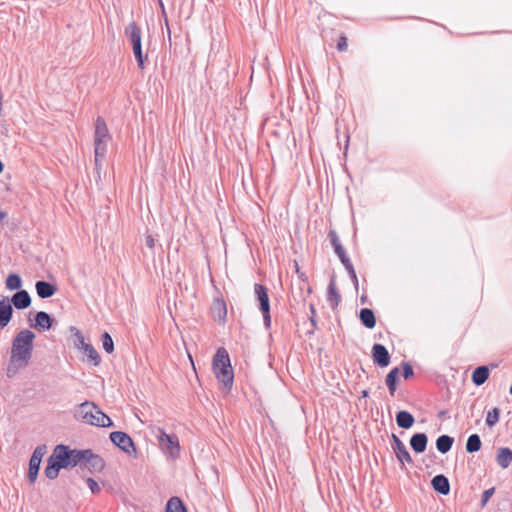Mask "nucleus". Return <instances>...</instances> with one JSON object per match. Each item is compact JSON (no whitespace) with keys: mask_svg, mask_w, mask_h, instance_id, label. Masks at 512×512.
<instances>
[{"mask_svg":"<svg viewBox=\"0 0 512 512\" xmlns=\"http://www.w3.org/2000/svg\"><path fill=\"white\" fill-rule=\"evenodd\" d=\"M35 333L29 329L19 331L12 341L9 364L6 375L14 377L19 370L28 366L32 357Z\"/></svg>","mask_w":512,"mask_h":512,"instance_id":"nucleus-1","label":"nucleus"},{"mask_svg":"<svg viewBox=\"0 0 512 512\" xmlns=\"http://www.w3.org/2000/svg\"><path fill=\"white\" fill-rule=\"evenodd\" d=\"M76 418L81 422L97 427H111L112 420L94 402L85 401L76 409Z\"/></svg>","mask_w":512,"mask_h":512,"instance_id":"nucleus-2","label":"nucleus"},{"mask_svg":"<svg viewBox=\"0 0 512 512\" xmlns=\"http://www.w3.org/2000/svg\"><path fill=\"white\" fill-rule=\"evenodd\" d=\"M213 372L223 388L230 391L233 386L234 373L229 354L225 348H219L213 357Z\"/></svg>","mask_w":512,"mask_h":512,"instance_id":"nucleus-3","label":"nucleus"},{"mask_svg":"<svg viewBox=\"0 0 512 512\" xmlns=\"http://www.w3.org/2000/svg\"><path fill=\"white\" fill-rule=\"evenodd\" d=\"M111 140L105 119L98 116L94 123V160H100L106 157L107 143Z\"/></svg>","mask_w":512,"mask_h":512,"instance_id":"nucleus-4","label":"nucleus"},{"mask_svg":"<svg viewBox=\"0 0 512 512\" xmlns=\"http://www.w3.org/2000/svg\"><path fill=\"white\" fill-rule=\"evenodd\" d=\"M84 457L85 449H70L68 446L62 444L54 448V458L59 459L64 468H73L76 466L81 468Z\"/></svg>","mask_w":512,"mask_h":512,"instance_id":"nucleus-5","label":"nucleus"},{"mask_svg":"<svg viewBox=\"0 0 512 512\" xmlns=\"http://www.w3.org/2000/svg\"><path fill=\"white\" fill-rule=\"evenodd\" d=\"M155 436L163 453L171 458L176 459L180 455V443L177 435L167 434L162 428H157Z\"/></svg>","mask_w":512,"mask_h":512,"instance_id":"nucleus-6","label":"nucleus"},{"mask_svg":"<svg viewBox=\"0 0 512 512\" xmlns=\"http://www.w3.org/2000/svg\"><path fill=\"white\" fill-rule=\"evenodd\" d=\"M111 442L129 456L136 457L137 450L132 438L125 432L115 431L110 434Z\"/></svg>","mask_w":512,"mask_h":512,"instance_id":"nucleus-7","label":"nucleus"},{"mask_svg":"<svg viewBox=\"0 0 512 512\" xmlns=\"http://www.w3.org/2000/svg\"><path fill=\"white\" fill-rule=\"evenodd\" d=\"M105 467L104 460L90 449H85V457L81 469H87L90 472H101Z\"/></svg>","mask_w":512,"mask_h":512,"instance_id":"nucleus-8","label":"nucleus"},{"mask_svg":"<svg viewBox=\"0 0 512 512\" xmlns=\"http://www.w3.org/2000/svg\"><path fill=\"white\" fill-rule=\"evenodd\" d=\"M392 440H393V450L395 452V455L397 457V459L402 463V464H412V458H411V455L409 453V451L407 450L405 444L395 435V434H392Z\"/></svg>","mask_w":512,"mask_h":512,"instance_id":"nucleus-9","label":"nucleus"},{"mask_svg":"<svg viewBox=\"0 0 512 512\" xmlns=\"http://www.w3.org/2000/svg\"><path fill=\"white\" fill-rule=\"evenodd\" d=\"M373 362L380 367H387L390 363V355L386 347L382 344H374L372 347Z\"/></svg>","mask_w":512,"mask_h":512,"instance_id":"nucleus-10","label":"nucleus"},{"mask_svg":"<svg viewBox=\"0 0 512 512\" xmlns=\"http://www.w3.org/2000/svg\"><path fill=\"white\" fill-rule=\"evenodd\" d=\"M13 314V307L8 297L0 299V327L8 325Z\"/></svg>","mask_w":512,"mask_h":512,"instance_id":"nucleus-11","label":"nucleus"},{"mask_svg":"<svg viewBox=\"0 0 512 512\" xmlns=\"http://www.w3.org/2000/svg\"><path fill=\"white\" fill-rule=\"evenodd\" d=\"M125 35L127 36L131 47L142 44V33L141 28L136 22L132 21L125 28Z\"/></svg>","mask_w":512,"mask_h":512,"instance_id":"nucleus-12","label":"nucleus"},{"mask_svg":"<svg viewBox=\"0 0 512 512\" xmlns=\"http://www.w3.org/2000/svg\"><path fill=\"white\" fill-rule=\"evenodd\" d=\"M64 468L61 461L54 458V451L47 460V466L45 467L44 473L48 479H55L58 477L60 469Z\"/></svg>","mask_w":512,"mask_h":512,"instance_id":"nucleus-13","label":"nucleus"},{"mask_svg":"<svg viewBox=\"0 0 512 512\" xmlns=\"http://www.w3.org/2000/svg\"><path fill=\"white\" fill-rule=\"evenodd\" d=\"M10 302L16 309L22 310L31 305V297L26 290H20L12 296Z\"/></svg>","mask_w":512,"mask_h":512,"instance_id":"nucleus-14","label":"nucleus"},{"mask_svg":"<svg viewBox=\"0 0 512 512\" xmlns=\"http://www.w3.org/2000/svg\"><path fill=\"white\" fill-rule=\"evenodd\" d=\"M212 316L216 321L225 322L227 316L226 303L222 298H216L212 304Z\"/></svg>","mask_w":512,"mask_h":512,"instance_id":"nucleus-15","label":"nucleus"},{"mask_svg":"<svg viewBox=\"0 0 512 512\" xmlns=\"http://www.w3.org/2000/svg\"><path fill=\"white\" fill-rule=\"evenodd\" d=\"M254 293L259 302L260 310L267 311V309H270L269 296L266 288L262 284L257 283L254 285Z\"/></svg>","mask_w":512,"mask_h":512,"instance_id":"nucleus-16","label":"nucleus"},{"mask_svg":"<svg viewBox=\"0 0 512 512\" xmlns=\"http://www.w3.org/2000/svg\"><path fill=\"white\" fill-rule=\"evenodd\" d=\"M431 484L433 489L442 495H448L450 492L449 480L446 476L442 474L436 475L432 479Z\"/></svg>","mask_w":512,"mask_h":512,"instance_id":"nucleus-17","label":"nucleus"},{"mask_svg":"<svg viewBox=\"0 0 512 512\" xmlns=\"http://www.w3.org/2000/svg\"><path fill=\"white\" fill-rule=\"evenodd\" d=\"M327 301L330 304L331 308L335 309L338 307L341 296L336 289V280L334 277L330 279L328 289H327Z\"/></svg>","mask_w":512,"mask_h":512,"instance_id":"nucleus-18","label":"nucleus"},{"mask_svg":"<svg viewBox=\"0 0 512 512\" xmlns=\"http://www.w3.org/2000/svg\"><path fill=\"white\" fill-rule=\"evenodd\" d=\"M35 289L37 295L42 299L50 298L56 292V287L46 281H37L35 284Z\"/></svg>","mask_w":512,"mask_h":512,"instance_id":"nucleus-19","label":"nucleus"},{"mask_svg":"<svg viewBox=\"0 0 512 512\" xmlns=\"http://www.w3.org/2000/svg\"><path fill=\"white\" fill-rule=\"evenodd\" d=\"M496 461L501 468H508L512 463V450L508 447L499 448L497 450Z\"/></svg>","mask_w":512,"mask_h":512,"instance_id":"nucleus-20","label":"nucleus"},{"mask_svg":"<svg viewBox=\"0 0 512 512\" xmlns=\"http://www.w3.org/2000/svg\"><path fill=\"white\" fill-rule=\"evenodd\" d=\"M34 328L46 331L52 327V318L47 312L40 311L35 316Z\"/></svg>","mask_w":512,"mask_h":512,"instance_id":"nucleus-21","label":"nucleus"},{"mask_svg":"<svg viewBox=\"0 0 512 512\" xmlns=\"http://www.w3.org/2000/svg\"><path fill=\"white\" fill-rule=\"evenodd\" d=\"M428 438L425 433H417L410 439V446L416 453H422L426 450Z\"/></svg>","mask_w":512,"mask_h":512,"instance_id":"nucleus-22","label":"nucleus"},{"mask_svg":"<svg viewBox=\"0 0 512 512\" xmlns=\"http://www.w3.org/2000/svg\"><path fill=\"white\" fill-rule=\"evenodd\" d=\"M414 417L408 411H399L396 415V423L400 428L409 429L414 424Z\"/></svg>","mask_w":512,"mask_h":512,"instance_id":"nucleus-23","label":"nucleus"},{"mask_svg":"<svg viewBox=\"0 0 512 512\" xmlns=\"http://www.w3.org/2000/svg\"><path fill=\"white\" fill-rule=\"evenodd\" d=\"M488 377L489 369L486 366H479L472 373V381L477 386L484 384Z\"/></svg>","mask_w":512,"mask_h":512,"instance_id":"nucleus-24","label":"nucleus"},{"mask_svg":"<svg viewBox=\"0 0 512 512\" xmlns=\"http://www.w3.org/2000/svg\"><path fill=\"white\" fill-rule=\"evenodd\" d=\"M360 320L362 324L368 329H372L376 325V318L374 312L369 308L361 309Z\"/></svg>","mask_w":512,"mask_h":512,"instance_id":"nucleus-25","label":"nucleus"},{"mask_svg":"<svg viewBox=\"0 0 512 512\" xmlns=\"http://www.w3.org/2000/svg\"><path fill=\"white\" fill-rule=\"evenodd\" d=\"M453 442L454 439L452 437L441 435L436 440V448L440 453L445 454L451 449Z\"/></svg>","mask_w":512,"mask_h":512,"instance_id":"nucleus-26","label":"nucleus"},{"mask_svg":"<svg viewBox=\"0 0 512 512\" xmlns=\"http://www.w3.org/2000/svg\"><path fill=\"white\" fill-rule=\"evenodd\" d=\"M165 512H187V510L179 497H171L166 504Z\"/></svg>","mask_w":512,"mask_h":512,"instance_id":"nucleus-27","label":"nucleus"},{"mask_svg":"<svg viewBox=\"0 0 512 512\" xmlns=\"http://www.w3.org/2000/svg\"><path fill=\"white\" fill-rule=\"evenodd\" d=\"M132 51L137 62L138 68L144 70L146 67L147 54H144L142 44L132 46Z\"/></svg>","mask_w":512,"mask_h":512,"instance_id":"nucleus-28","label":"nucleus"},{"mask_svg":"<svg viewBox=\"0 0 512 512\" xmlns=\"http://www.w3.org/2000/svg\"><path fill=\"white\" fill-rule=\"evenodd\" d=\"M399 374V368L394 367L386 376V385L388 386L390 394L393 396L396 391V381Z\"/></svg>","mask_w":512,"mask_h":512,"instance_id":"nucleus-29","label":"nucleus"},{"mask_svg":"<svg viewBox=\"0 0 512 512\" xmlns=\"http://www.w3.org/2000/svg\"><path fill=\"white\" fill-rule=\"evenodd\" d=\"M481 448V439L478 434H472L468 437L466 442V451L468 453H474L479 451Z\"/></svg>","mask_w":512,"mask_h":512,"instance_id":"nucleus-30","label":"nucleus"},{"mask_svg":"<svg viewBox=\"0 0 512 512\" xmlns=\"http://www.w3.org/2000/svg\"><path fill=\"white\" fill-rule=\"evenodd\" d=\"M6 288L8 290H17L22 286L21 277L18 274L12 273L9 274L5 281Z\"/></svg>","mask_w":512,"mask_h":512,"instance_id":"nucleus-31","label":"nucleus"},{"mask_svg":"<svg viewBox=\"0 0 512 512\" xmlns=\"http://www.w3.org/2000/svg\"><path fill=\"white\" fill-rule=\"evenodd\" d=\"M40 464H41V461H36V457L30 458L29 472H28V479H29L30 483L35 482L38 472H39V469H40Z\"/></svg>","mask_w":512,"mask_h":512,"instance_id":"nucleus-32","label":"nucleus"},{"mask_svg":"<svg viewBox=\"0 0 512 512\" xmlns=\"http://www.w3.org/2000/svg\"><path fill=\"white\" fill-rule=\"evenodd\" d=\"M82 351L86 354V356L93 363L94 366H98L100 364L101 358L96 349L91 344L85 346V348Z\"/></svg>","mask_w":512,"mask_h":512,"instance_id":"nucleus-33","label":"nucleus"},{"mask_svg":"<svg viewBox=\"0 0 512 512\" xmlns=\"http://www.w3.org/2000/svg\"><path fill=\"white\" fill-rule=\"evenodd\" d=\"M500 416V410L497 407H494L492 410L487 412L486 415V425L490 428L494 427L498 421Z\"/></svg>","mask_w":512,"mask_h":512,"instance_id":"nucleus-34","label":"nucleus"},{"mask_svg":"<svg viewBox=\"0 0 512 512\" xmlns=\"http://www.w3.org/2000/svg\"><path fill=\"white\" fill-rule=\"evenodd\" d=\"M102 345H103V349L107 352V353H112L114 351V343H113V339L112 337L110 336L109 333L105 332L103 335H102Z\"/></svg>","mask_w":512,"mask_h":512,"instance_id":"nucleus-35","label":"nucleus"},{"mask_svg":"<svg viewBox=\"0 0 512 512\" xmlns=\"http://www.w3.org/2000/svg\"><path fill=\"white\" fill-rule=\"evenodd\" d=\"M72 330L75 331L74 332V337H75V346H76V348H78L80 350H83L85 348V346L88 345V343L85 342L84 336L81 333V331H79L76 328H73Z\"/></svg>","mask_w":512,"mask_h":512,"instance_id":"nucleus-36","label":"nucleus"},{"mask_svg":"<svg viewBox=\"0 0 512 512\" xmlns=\"http://www.w3.org/2000/svg\"><path fill=\"white\" fill-rule=\"evenodd\" d=\"M336 49L339 52H343V51L347 50V37L344 33L340 34L337 44H336Z\"/></svg>","mask_w":512,"mask_h":512,"instance_id":"nucleus-37","label":"nucleus"},{"mask_svg":"<svg viewBox=\"0 0 512 512\" xmlns=\"http://www.w3.org/2000/svg\"><path fill=\"white\" fill-rule=\"evenodd\" d=\"M329 238L331 240V244H332V246L334 248V251H337L338 247H343L341 245V242L339 240V237H338L337 233L334 230H331L329 232Z\"/></svg>","mask_w":512,"mask_h":512,"instance_id":"nucleus-38","label":"nucleus"},{"mask_svg":"<svg viewBox=\"0 0 512 512\" xmlns=\"http://www.w3.org/2000/svg\"><path fill=\"white\" fill-rule=\"evenodd\" d=\"M86 483L93 494H98L101 491L99 484L93 478H87Z\"/></svg>","mask_w":512,"mask_h":512,"instance_id":"nucleus-39","label":"nucleus"},{"mask_svg":"<svg viewBox=\"0 0 512 512\" xmlns=\"http://www.w3.org/2000/svg\"><path fill=\"white\" fill-rule=\"evenodd\" d=\"M145 244L146 246L150 249V250H153L155 248V244H156V241L157 239L155 238L154 235H152L151 233L149 232H146L145 233Z\"/></svg>","mask_w":512,"mask_h":512,"instance_id":"nucleus-40","label":"nucleus"},{"mask_svg":"<svg viewBox=\"0 0 512 512\" xmlns=\"http://www.w3.org/2000/svg\"><path fill=\"white\" fill-rule=\"evenodd\" d=\"M495 492V488H489L482 494L481 506L484 507Z\"/></svg>","mask_w":512,"mask_h":512,"instance_id":"nucleus-41","label":"nucleus"},{"mask_svg":"<svg viewBox=\"0 0 512 512\" xmlns=\"http://www.w3.org/2000/svg\"><path fill=\"white\" fill-rule=\"evenodd\" d=\"M45 452H46V446H38L34 450L31 458H35L36 457V461H42V457L45 454Z\"/></svg>","mask_w":512,"mask_h":512,"instance_id":"nucleus-42","label":"nucleus"},{"mask_svg":"<svg viewBox=\"0 0 512 512\" xmlns=\"http://www.w3.org/2000/svg\"><path fill=\"white\" fill-rule=\"evenodd\" d=\"M402 368H403V377L404 378L407 379V378L411 377L414 374L413 368H412V366L409 363L403 362L402 363Z\"/></svg>","mask_w":512,"mask_h":512,"instance_id":"nucleus-43","label":"nucleus"},{"mask_svg":"<svg viewBox=\"0 0 512 512\" xmlns=\"http://www.w3.org/2000/svg\"><path fill=\"white\" fill-rule=\"evenodd\" d=\"M335 253L339 257L342 264H346L350 261V259L346 255V252L343 247H338V250L335 251Z\"/></svg>","mask_w":512,"mask_h":512,"instance_id":"nucleus-44","label":"nucleus"},{"mask_svg":"<svg viewBox=\"0 0 512 512\" xmlns=\"http://www.w3.org/2000/svg\"><path fill=\"white\" fill-rule=\"evenodd\" d=\"M262 313H263L264 324H265L266 328H269L271 325L270 309H267V311H262Z\"/></svg>","mask_w":512,"mask_h":512,"instance_id":"nucleus-45","label":"nucleus"},{"mask_svg":"<svg viewBox=\"0 0 512 512\" xmlns=\"http://www.w3.org/2000/svg\"><path fill=\"white\" fill-rule=\"evenodd\" d=\"M159 2V6L161 8V11H162V15L165 17V22H166V26H167V32H168V36L170 37V28H169V25H168V20H167V17H166V11H165V7H164V4L162 2V0H158Z\"/></svg>","mask_w":512,"mask_h":512,"instance_id":"nucleus-46","label":"nucleus"},{"mask_svg":"<svg viewBox=\"0 0 512 512\" xmlns=\"http://www.w3.org/2000/svg\"><path fill=\"white\" fill-rule=\"evenodd\" d=\"M343 265H344V267L346 268V270H347L348 272H353L354 267H353V265H352L351 261H349L348 263L343 264Z\"/></svg>","mask_w":512,"mask_h":512,"instance_id":"nucleus-47","label":"nucleus"},{"mask_svg":"<svg viewBox=\"0 0 512 512\" xmlns=\"http://www.w3.org/2000/svg\"><path fill=\"white\" fill-rule=\"evenodd\" d=\"M6 217L7 213L0 209V221H3L4 219H6Z\"/></svg>","mask_w":512,"mask_h":512,"instance_id":"nucleus-48","label":"nucleus"},{"mask_svg":"<svg viewBox=\"0 0 512 512\" xmlns=\"http://www.w3.org/2000/svg\"><path fill=\"white\" fill-rule=\"evenodd\" d=\"M310 311H311V316H315L316 311H315V307L313 304H310Z\"/></svg>","mask_w":512,"mask_h":512,"instance_id":"nucleus-49","label":"nucleus"},{"mask_svg":"<svg viewBox=\"0 0 512 512\" xmlns=\"http://www.w3.org/2000/svg\"><path fill=\"white\" fill-rule=\"evenodd\" d=\"M348 143H349V137L347 136V139H346V145H345V151H344V155H345V156H347Z\"/></svg>","mask_w":512,"mask_h":512,"instance_id":"nucleus-50","label":"nucleus"},{"mask_svg":"<svg viewBox=\"0 0 512 512\" xmlns=\"http://www.w3.org/2000/svg\"><path fill=\"white\" fill-rule=\"evenodd\" d=\"M361 396H362L363 398L368 397V396H369V392H368V390H363V391H362V393H361Z\"/></svg>","mask_w":512,"mask_h":512,"instance_id":"nucleus-51","label":"nucleus"},{"mask_svg":"<svg viewBox=\"0 0 512 512\" xmlns=\"http://www.w3.org/2000/svg\"><path fill=\"white\" fill-rule=\"evenodd\" d=\"M310 322H311V324H312L314 327H316V320H315V316H311V317H310Z\"/></svg>","mask_w":512,"mask_h":512,"instance_id":"nucleus-52","label":"nucleus"},{"mask_svg":"<svg viewBox=\"0 0 512 512\" xmlns=\"http://www.w3.org/2000/svg\"><path fill=\"white\" fill-rule=\"evenodd\" d=\"M351 279H352V281H353V283H354L355 287L357 288V286H358V278H357V275H355V278H351Z\"/></svg>","mask_w":512,"mask_h":512,"instance_id":"nucleus-53","label":"nucleus"},{"mask_svg":"<svg viewBox=\"0 0 512 512\" xmlns=\"http://www.w3.org/2000/svg\"><path fill=\"white\" fill-rule=\"evenodd\" d=\"M298 276H299V278H300V279H302L303 281H305V280H306V277H305V274H304V273L300 272V273L298 274Z\"/></svg>","mask_w":512,"mask_h":512,"instance_id":"nucleus-54","label":"nucleus"},{"mask_svg":"<svg viewBox=\"0 0 512 512\" xmlns=\"http://www.w3.org/2000/svg\"><path fill=\"white\" fill-rule=\"evenodd\" d=\"M348 273L351 278H355V275H356L355 269L353 270V272H348Z\"/></svg>","mask_w":512,"mask_h":512,"instance_id":"nucleus-55","label":"nucleus"},{"mask_svg":"<svg viewBox=\"0 0 512 512\" xmlns=\"http://www.w3.org/2000/svg\"><path fill=\"white\" fill-rule=\"evenodd\" d=\"M295 267H296V272H297V274H299V273H300V269H299V266H298V264H297V263H295Z\"/></svg>","mask_w":512,"mask_h":512,"instance_id":"nucleus-56","label":"nucleus"},{"mask_svg":"<svg viewBox=\"0 0 512 512\" xmlns=\"http://www.w3.org/2000/svg\"><path fill=\"white\" fill-rule=\"evenodd\" d=\"M3 169H4L3 162H0V173H2Z\"/></svg>","mask_w":512,"mask_h":512,"instance_id":"nucleus-57","label":"nucleus"},{"mask_svg":"<svg viewBox=\"0 0 512 512\" xmlns=\"http://www.w3.org/2000/svg\"><path fill=\"white\" fill-rule=\"evenodd\" d=\"M189 359H190V361L193 363V360H192V356H191V355H189Z\"/></svg>","mask_w":512,"mask_h":512,"instance_id":"nucleus-58","label":"nucleus"}]
</instances>
